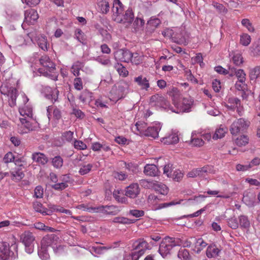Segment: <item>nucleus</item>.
I'll list each match as a JSON object with an SVG mask.
<instances>
[{
    "instance_id": "1",
    "label": "nucleus",
    "mask_w": 260,
    "mask_h": 260,
    "mask_svg": "<svg viewBox=\"0 0 260 260\" xmlns=\"http://www.w3.org/2000/svg\"><path fill=\"white\" fill-rule=\"evenodd\" d=\"M112 11L113 19L117 23H123L127 26L134 20V14L132 10L128 8L123 12V5L119 0L114 1Z\"/></svg>"
},
{
    "instance_id": "2",
    "label": "nucleus",
    "mask_w": 260,
    "mask_h": 260,
    "mask_svg": "<svg viewBox=\"0 0 260 260\" xmlns=\"http://www.w3.org/2000/svg\"><path fill=\"white\" fill-rule=\"evenodd\" d=\"M39 61L43 68H39L38 72L44 76L49 77L55 81L57 80V76L56 75H51L48 73L52 72L56 69L55 63L50 57L46 55H43L40 57Z\"/></svg>"
},
{
    "instance_id": "3",
    "label": "nucleus",
    "mask_w": 260,
    "mask_h": 260,
    "mask_svg": "<svg viewBox=\"0 0 260 260\" xmlns=\"http://www.w3.org/2000/svg\"><path fill=\"white\" fill-rule=\"evenodd\" d=\"M182 244V240L179 239L166 237L161 242L158 251L162 256H165L174 247L181 246Z\"/></svg>"
},
{
    "instance_id": "4",
    "label": "nucleus",
    "mask_w": 260,
    "mask_h": 260,
    "mask_svg": "<svg viewBox=\"0 0 260 260\" xmlns=\"http://www.w3.org/2000/svg\"><path fill=\"white\" fill-rule=\"evenodd\" d=\"M23 103L25 105L22 108H19V112L21 116L22 117L19 118V120L21 123V124L24 126V128L30 130V123L28 120L27 119L31 118L32 116V109L28 106L26 105V103L28 101V99L25 94L23 95Z\"/></svg>"
},
{
    "instance_id": "5",
    "label": "nucleus",
    "mask_w": 260,
    "mask_h": 260,
    "mask_svg": "<svg viewBox=\"0 0 260 260\" xmlns=\"http://www.w3.org/2000/svg\"><path fill=\"white\" fill-rule=\"evenodd\" d=\"M20 241L24 245L27 253L30 254L34 251L36 237L32 232L24 231L20 236Z\"/></svg>"
},
{
    "instance_id": "6",
    "label": "nucleus",
    "mask_w": 260,
    "mask_h": 260,
    "mask_svg": "<svg viewBox=\"0 0 260 260\" xmlns=\"http://www.w3.org/2000/svg\"><path fill=\"white\" fill-rule=\"evenodd\" d=\"M1 93L9 96L11 100V106L16 105V99L18 95L17 90L16 88L10 86L7 83L4 84L0 87Z\"/></svg>"
},
{
    "instance_id": "7",
    "label": "nucleus",
    "mask_w": 260,
    "mask_h": 260,
    "mask_svg": "<svg viewBox=\"0 0 260 260\" xmlns=\"http://www.w3.org/2000/svg\"><path fill=\"white\" fill-rule=\"evenodd\" d=\"M89 212H101L111 215H116L119 212V210L117 206L114 205L110 206H101L97 208H89L87 209Z\"/></svg>"
},
{
    "instance_id": "8",
    "label": "nucleus",
    "mask_w": 260,
    "mask_h": 260,
    "mask_svg": "<svg viewBox=\"0 0 260 260\" xmlns=\"http://www.w3.org/2000/svg\"><path fill=\"white\" fill-rule=\"evenodd\" d=\"M174 104L177 108V110H173V112L177 113L188 112L189 111L192 105V101L187 98H184L181 103L174 102Z\"/></svg>"
},
{
    "instance_id": "9",
    "label": "nucleus",
    "mask_w": 260,
    "mask_h": 260,
    "mask_svg": "<svg viewBox=\"0 0 260 260\" xmlns=\"http://www.w3.org/2000/svg\"><path fill=\"white\" fill-rule=\"evenodd\" d=\"M212 170V167L206 166L202 168H199L192 170L187 173V176L190 178H194L197 176L204 177L207 173H211Z\"/></svg>"
},
{
    "instance_id": "10",
    "label": "nucleus",
    "mask_w": 260,
    "mask_h": 260,
    "mask_svg": "<svg viewBox=\"0 0 260 260\" xmlns=\"http://www.w3.org/2000/svg\"><path fill=\"white\" fill-rule=\"evenodd\" d=\"M250 125V122L244 118H240L235 120L231 126L230 130H246Z\"/></svg>"
},
{
    "instance_id": "11",
    "label": "nucleus",
    "mask_w": 260,
    "mask_h": 260,
    "mask_svg": "<svg viewBox=\"0 0 260 260\" xmlns=\"http://www.w3.org/2000/svg\"><path fill=\"white\" fill-rule=\"evenodd\" d=\"M58 238L54 234L47 235L41 240V247L42 249H47L48 247H55L56 242Z\"/></svg>"
},
{
    "instance_id": "12",
    "label": "nucleus",
    "mask_w": 260,
    "mask_h": 260,
    "mask_svg": "<svg viewBox=\"0 0 260 260\" xmlns=\"http://www.w3.org/2000/svg\"><path fill=\"white\" fill-rule=\"evenodd\" d=\"M132 57V52L128 50H119L115 53L116 60L122 62H129Z\"/></svg>"
},
{
    "instance_id": "13",
    "label": "nucleus",
    "mask_w": 260,
    "mask_h": 260,
    "mask_svg": "<svg viewBox=\"0 0 260 260\" xmlns=\"http://www.w3.org/2000/svg\"><path fill=\"white\" fill-rule=\"evenodd\" d=\"M125 191L126 197L134 199L140 193V189L138 183H132L125 188Z\"/></svg>"
},
{
    "instance_id": "14",
    "label": "nucleus",
    "mask_w": 260,
    "mask_h": 260,
    "mask_svg": "<svg viewBox=\"0 0 260 260\" xmlns=\"http://www.w3.org/2000/svg\"><path fill=\"white\" fill-rule=\"evenodd\" d=\"M39 15L36 10L30 9L24 13V21L28 24H34L38 19Z\"/></svg>"
},
{
    "instance_id": "15",
    "label": "nucleus",
    "mask_w": 260,
    "mask_h": 260,
    "mask_svg": "<svg viewBox=\"0 0 260 260\" xmlns=\"http://www.w3.org/2000/svg\"><path fill=\"white\" fill-rule=\"evenodd\" d=\"M150 100L152 103H154L155 105L160 107L165 108L169 104L168 101L165 98L158 94L152 95Z\"/></svg>"
},
{
    "instance_id": "16",
    "label": "nucleus",
    "mask_w": 260,
    "mask_h": 260,
    "mask_svg": "<svg viewBox=\"0 0 260 260\" xmlns=\"http://www.w3.org/2000/svg\"><path fill=\"white\" fill-rule=\"evenodd\" d=\"M79 99L83 104L90 105L93 100V93L88 90L85 89L80 93Z\"/></svg>"
},
{
    "instance_id": "17",
    "label": "nucleus",
    "mask_w": 260,
    "mask_h": 260,
    "mask_svg": "<svg viewBox=\"0 0 260 260\" xmlns=\"http://www.w3.org/2000/svg\"><path fill=\"white\" fill-rule=\"evenodd\" d=\"M125 92V87L123 85H119L117 87L112 88L111 93L113 94V100L117 101L118 100L121 99L124 96Z\"/></svg>"
},
{
    "instance_id": "18",
    "label": "nucleus",
    "mask_w": 260,
    "mask_h": 260,
    "mask_svg": "<svg viewBox=\"0 0 260 260\" xmlns=\"http://www.w3.org/2000/svg\"><path fill=\"white\" fill-rule=\"evenodd\" d=\"M134 82L137 83L141 89L147 91L150 87L149 80L142 75L135 77L134 78Z\"/></svg>"
},
{
    "instance_id": "19",
    "label": "nucleus",
    "mask_w": 260,
    "mask_h": 260,
    "mask_svg": "<svg viewBox=\"0 0 260 260\" xmlns=\"http://www.w3.org/2000/svg\"><path fill=\"white\" fill-rule=\"evenodd\" d=\"M160 141L165 144L171 145L177 143L179 141V138L177 134L171 133L166 137H161Z\"/></svg>"
},
{
    "instance_id": "20",
    "label": "nucleus",
    "mask_w": 260,
    "mask_h": 260,
    "mask_svg": "<svg viewBox=\"0 0 260 260\" xmlns=\"http://www.w3.org/2000/svg\"><path fill=\"white\" fill-rule=\"evenodd\" d=\"M160 23L161 21L159 19L151 18L147 23V31L149 33L153 32Z\"/></svg>"
},
{
    "instance_id": "21",
    "label": "nucleus",
    "mask_w": 260,
    "mask_h": 260,
    "mask_svg": "<svg viewBox=\"0 0 260 260\" xmlns=\"http://www.w3.org/2000/svg\"><path fill=\"white\" fill-rule=\"evenodd\" d=\"M158 169L156 165L147 164L144 168L143 172L146 176H156L158 174Z\"/></svg>"
},
{
    "instance_id": "22",
    "label": "nucleus",
    "mask_w": 260,
    "mask_h": 260,
    "mask_svg": "<svg viewBox=\"0 0 260 260\" xmlns=\"http://www.w3.org/2000/svg\"><path fill=\"white\" fill-rule=\"evenodd\" d=\"M135 250H144V253L147 249H150V247L149 243L144 239H139L134 243Z\"/></svg>"
},
{
    "instance_id": "23",
    "label": "nucleus",
    "mask_w": 260,
    "mask_h": 260,
    "mask_svg": "<svg viewBox=\"0 0 260 260\" xmlns=\"http://www.w3.org/2000/svg\"><path fill=\"white\" fill-rule=\"evenodd\" d=\"M32 159L34 161L42 165L46 164L48 161L47 157L44 153L41 152L34 153L32 154Z\"/></svg>"
},
{
    "instance_id": "24",
    "label": "nucleus",
    "mask_w": 260,
    "mask_h": 260,
    "mask_svg": "<svg viewBox=\"0 0 260 260\" xmlns=\"http://www.w3.org/2000/svg\"><path fill=\"white\" fill-rule=\"evenodd\" d=\"M240 101V100L236 97H229L228 99L227 103L225 104V106L228 109L234 111L238 104H239Z\"/></svg>"
},
{
    "instance_id": "25",
    "label": "nucleus",
    "mask_w": 260,
    "mask_h": 260,
    "mask_svg": "<svg viewBox=\"0 0 260 260\" xmlns=\"http://www.w3.org/2000/svg\"><path fill=\"white\" fill-rule=\"evenodd\" d=\"M220 250L215 245H210L206 250V255L208 258H214L218 256Z\"/></svg>"
},
{
    "instance_id": "26",
    "label": "nucleus",
    "mask_w": 260,
    "mask_h": 260,
    "mask_svg": "<svg viewBox=\"0 0 260 260\" xmlns=\"http://www.w3.org/2000/svg\"><path fill=\"white\" fill-rule=\"evenodd\" d=\"M12 179L15 181H20L24 176V174L20 167L15 168L11 171Z\"/></svg>"
},
{
    "instance_id": "27",
    "label": "nucleus",
    "mask_w": 260,
    "mask_h": 260,
    "mask_svg": "<svg viewBox=\"0 0 260 260\" xmlns=\"http://www.w3.org/2000/svg\"><path fill=\"white\" fill-rule=\"evenodd\" d=\"M0 253L4 254L6 258L14 254L10 249L9 244L3 241H0Z\"/></svg>"
},
{
    "instance_id": "28",
    "label": "nucleus",
    "mask_w": 260,
    "mask_h": 260,
    "mask_svg": "<svg viewBox=\"0 0 260 260\" xmlns=\"http://www.w3.org/2000/svg\"><path fill=\"white\" fill-rule=\"evenodd\" d=\"M47 115L49 119L50 118L51 114L52 112L54 117L56 119H59L61 117V112L59 109L53 106H48L47 109Z\"/></svg>"
},
{
    "instance_id": "29",
    "label": "nucleus",
    "mask_w": 260,
    "mask_h": 260,
    "mask_svg": "<svg viewBox=\"0 0 260 260\" xmlns=\"http://www.w3.org/2000/svg\"><path fill=\"white\" fill-rule=\"evenodd\" d=\"M251 55L257 57L260 56V38L255 41L250 47Z\"/></svg>"
},
{
    "instance_id": "30",
    "label": "nucleus",
    "mask_w": 260,
    "mask_h": 260,
    "mask_svg": "<svg viewBox=\"0 0 260 260\" xmlns=\"http://www.w3.org/2000/svg\"><path fill=\"white\" fill-rule=\"evenodd\" d=\"M239 225L242 229H248L250 227V223L248 217L244 215H241L238 217Z\"/></svg>"
},
{
    "instance_id": "31",
    "label": "nucleus",
    "mask_w": 260,
    "mask_h": 260,
    "mask_svg": "<svg viewBox=\"0 0 260 260\" xmlns=\"http://www.w3.org/2000/svg\"><path fill=\"white\" fill-rule=\"evenodd\" d=\"M153 189L161 194L166 195L168 192V188L164 184L155 182Z\"/></svg>"
},
{
    "instance_id": "32",
    "label": "nucleus",
    "mask_w": 260,
    "mask_h": 260,
    "mask_svg": "<svg viewBox=\"0 0 260 260\" xmlns=\"http://www.w3.org/2000/svg\"><path fill=\"white\" fill-rule=\"evenodd\" d=\"M82 67V62L80 61H76L71 67V72L75 76L78 77L80 75V70Z\"/></svg>"
},
{
    "instance_id": "33",
    "label": "nucleus",
    "mask_w": 260,
    "mask_h": 260,
    "mask_svg": "<svg viewBox=\"0 0 260 260\" xmlns=\"http://www.w3.org/2000/svg\"><path fill=\"white\" fill-rule=\"evenodd\" d=\"M248 142L249 138L245 135H241L235 139V143L239 146H245Z\"/></svg>"
},
{
    "instance_id": "34",
    "label": "nucleus",
    "mask_w": 260,
    "mask_h": 260,
    "mask_svg": "<svg viewBox=\"0 0 260 260\" xmlns=\"http://www.w3.org/2000/svg\"><path fill=\"white\" fill-rule=\"evenodd\" d=\"M38 44L39 46L43 50H48V42L47 38L44 35H40L38 37Z\"/></svg>"
},
{
    "instance_id": "35",
    "label": "nucleus",
    "mask_w": 260,
    "mask_h": 260,
    "mask_svg": "<svg viewBox=\"0 0 260 260\" xmlns=\"http://www.w3.org/2000/svg\"><path fill=\"white\" fill-rule=\"evenodd\" d=\"M34 227L36 229L49 232H54L55 229L45 225L43 223L38 222L34 223Z\"/></svg>"
},
{
    "instance_id": "36",
    "label": "nucleus",
    "mask_w": 260,
    "mask_h": 260,
    "mask_svg": "<svg viewBox=\"0 0 260 260\" xmlns=\"http://www.w3.org/2000/svg\"><path fill=\"white\" fill-rule=\"evenodd\" d=\"M190 143L192 146L195 147H201L205 144L204 141L202 138L197 137L194 134H192Z\"/></svg>"
},
{
    "instance_id": "37",
    "label": "nucleus",
    "mask_w": 260,
    "mask_h": 260,
    "mask_svg": "<svg viewBox=\"0 0 260 260\" xmlns=\"http://www.w3.org/2000/svg\"><path fill=\"white\" fill-rule=\"evenodd\" d=\"M74 38L82 44H84V42L86 41V37L84 33L81 29L79 28H77L75 30Z\"/></svg>"
},
{
    "instance_id": "38",
    "label": "nucleus",
    "mask_w": 260,
    "mask_h": 260,
    "mask_svg": "<svg viewBox=\"0 0 260 260\" xmlns=\"http://www.w3.org/2000/svg\"><path fill=\"white\" fill-rule=\"evenodd\" d=\"M139 134L142 137H147L152 138V139H156L158 137V131H138Z\"/></svg>"
},
{
    "instance_id": "39",
    "label": "nucleus",
    "mask_w": 260,
    "mask_h": 260,
    "mask_svg": "<svg viewBox=\"0 0 260 260\" xmlns=\"http://www.w3.org/2000/svg\"><path fill=\"white\" fill-rule=\"evenodd\" d=\"M249 77L251 80H254L260 77V66H257L250 70Z\"/></svg>"
},
{
    "instance_id": "40",
    "label": "nucleus",
    "mask_w": 260,
    "mask_h": 260,
    "mask_svg": "<svg viewBox=\"0 0 260 260\" xmlns=\"http://www.w3.org/2000/svg\"><path fill=\"white\" fill-rule=\"evenodd\" d=\"M114 67L120 76L125 77L128 75V71L122 64L117 63Z\"/></svg>"
},
{
    "instance_id": "41",
    "label": "nucleus",
    "mask_w": 260,
    "mask_h": 260,
    "mask_svg": "<svg viewBox=\"0 0 260 260\" xmlns=\"http://www.w3.org/2000/svg\"><path fill=\"white\" fill-rule=\"evenodd\" d=\"M52 165L56 169H59L63 165V159L60 156H56L52 159Z\"/></svg>"
},
{
    "instance_id": "42",
    "label": "nucleus",
    "mask_w": 260,
    "mask_h": 260,
    "mask_svg": "<svg viewBox=\"0 0 260 260\" xmlns=\"http://www.w3.org/2000/svg\"><path fill=\"white\" fill-rule=\"evenodd\" d=\"M251 37L247 34H242L240 36V43L244 46H248L251 42Z\"/></svg>"
},
{
    "instance_id": "43",
    "label": "nucleus",
    "mask_w": 260,
    "mask_h": 260,
    "mask_svg": "<svg viewBox=\"0 0 260 260\" xmlns=\"http://www.w3.org/2000/svg\"><path fill=\"white\" fill-rule=\"evenodd\" d=\"M101 12L103 14H107L110 10V5L107 1H102L99 3Z\"/></svg>"
},
{
    "instance_id": "44",
    "label": "nucleus",
    "mask_w": 260,
    "mask_h": 260,
    "mask_svg": "<svg viewBox=\"0 0 260 260\" xmlns=\"http://www.w3.org/2000/svg\"><path fill=\"white\" fill-rule=\"evenodd\" d=\"M232 62L237 66H240L243 62V57L240 53L234 54L232 57Z\"/></svg>"
},
{
    "instance_id": "45",
    "label": "nucleus",
    "mask_w": 260,
    "mask_h": 260,
    "mask_svg": "<svg viewBox=\"0 0 260 260\" xmlns=\"http://www.w3.org/2000/svg\"><path fill=\"white\" fill-rule=\"evenodd\" d=\"M72 111L71 114L74 115L77 118L82 119L84 117V113L79 109L77 108L76 106L72 105Z\"/></svg>"
},
{
    "instance_id": "46",
    "label": "nucleus",
    "mask_w": 260,
    "mask_h": 260,
    "mask_svg": "<svg viewBox=\"0 0 260 260\" xmlns=\"http://www.w3.org/2000/svg\"><path fill=\"white\" fill-rule=\"evenodd\" d=\"M142 61V57L137 53H132V57L129 62L136 65L139 64Z\"/></svg>"
},
{
    "instance_id": "47",
    "label": "nucleus",
    "mask_w": 260,
    "mask_h": 260,
    "mask_svg": "<svg viewBox=\"0 0 260 260\" xmlns=\"http://www.w3.org/2000/svg\"><path fill=\"white\" fill-rule=\"evenodd\" d=\"M182 201V200H180L179 201L174 200L169 203H161L159 204L158 207L157 208H156L155 209H162L168 207L169 206L180 204Z\"/></svg>"
},
{
    "instance_id": "48",
    "label": "nucleus",
    "mask_w": 260,
    "mask_h": 260,
    "mask_svg": "<svg viewBox=\"0 0 260 260\" xmlns=\"http://www.w3.org/2000/svg\"><path fill=\"white\" fill-rule=\"evenodd\" d=\"M227 222L229 226L232 229L236 230L239 227V221L235 217L230 218Z\"/></svg>"
},
{
    "instance_id": "49",
    "label": "nucleus",
    "mask_w": 260,
    "mask_h": 260,
    "mask_svg": "<svg viewBox=\"0 0 260 260\" xmlns=\"http://www.w3.org/2000/svg\"><path fill=\"white\" fill-rule=\"evenodd\" d=\"M155 182L153 181H150L147 179H142L140 180V185L145 188H153Z\"/></svg>"
},
{
    "instance_id": "50",
    "label": "nucleus",
    "mask_w": 260,
    "mask_h": 260,
    "mask_svg": "<svg viewBox=\"0 0 260 260\" xmlns=\"http://www.w3.org/2000/svg\"><path fill=\"white\" fill-rule=\"evenodd\" d=\"M178 256L183 260H188L189 259L190 255L187 250L181 249L178 252Z\"/></svg>"
},
{
    "instance_id": "51",
    "label": "nucleus",
    "mask_w": 260,
    "mask_h": 260,
    "mask_svg": "<svg viewBox=\"0 0 260 260\" xmlns=\"http://www.w3.org/2000/svg\"><path fill=\"white\" fill-rule=\"evenodd\" d=\"M34 209L38 212H40L43 214H47L46 209L43 207L42 204L39 202H35L33 204Z\"/></svg>"
},
{
    "instance_id": "52",
    "label": "nucleus",
    "mask_w": 260,
    "mask_h": 260,
    "mask_svg": "<svg viewBox=\"0 0 260 260\" xmlns=\"http://www.w3.org/2000/svg\"><path fill=\"white\" fill-rule=\"evenodd\" d=\"M58 94L59 91L56 88H55L51 90L50 93L47 94V97L53 102H55L57 101Z\"/></svg>"
},
{
    "instance_id": "53",
    "label": "nucleus",
    "mask_w": 260,
    "mask_h": 260,
    "mask_svg": "<svg viewBox=\"0 0 260 260\" xmlns=\"http://www.w3.org/2000/svg\"><path fill=\"white\" fill-rule=\"evenodd\" d=\"M92 167V165L90 164L83 165L80 168L79 173L81 175H85L91 170Z\"/></svg>"
},
{
    "instance_id": "54",
    "label": "nucleus",
    "mask_w": 260,
    "mask_h": 260,
    "mask_svg": "<svg viewBox=\"0 0 260 260\" xmlns=\"http://www.w3.org/2000/svg\"><path fill=\"white\" fill-rule=\"evenodd\" d=\"M113 222L114 223L124 224H129L131 223L130 219L123 217H116L113 219Z\"/></svg>"
},
{
    "instance_id": "55",
    "label": "nucleus",
    "mask_w": 260,
    "mask_h": 260,
    "mask_svg": "<svg viewBox=\"0 0 260 260\" xmlns=\"http://www.w3.org/2000/svg\"><path fill=\"white\" fill-rule=\"evenodd\" d=\"M241 23L243 26L246 27L248 30L250 32H253L254 28L253 27L252 23L250 22L248 19H243L241 21Z\"/></svg>"
},
{
    "instance_id": "56",
    "label": "nucleus",
    "mask_w": 260,
    "mask_h": 260,
    "mask_svg": "<svg viewBox=\"0 0 260 260\" xmlns=\"http://www.w3.org/2000/svg\"><path fill=\"white\" fill-rule=\"evenodd\" d=\"M74 88L77 90H81L83 89V82L80 77H76L73 82Z\"/></svg>"
},
{
    "instance_id": "57",
    "label": "nucleus",
    "mask_w": 260,
    "mask_h": 260,
    "mask_svg": "<svg viewBox=\"0 0 260 260\" xmlns=\"http://www.w3.org/2000/svg\"><path fill=\"white\" fill-rule=\"evenodd\" d=\"M208 245L207 243L202 238L198 239L196 243V246L198 247V251H201Z\"/></svg>"
},
{
    "instance_id": "58",
    "label": "nucleus",
    "mask_w": 260,
    "mask_h": 260,
    "mask_svg": "<svg viewBox=\"0 0 260 260\" xmlns=\"http://www.w3.org/2000/svg\"><path fill=\"white\" fill-rule=\"evenodd\" d=\"M145 23L144 20L140 18L137 17L134 21L133 25L136 30L137 29H139L142 27Z\"/></svg>"
},
{
    "instance_id": "59",
    "label": "nucleus",
    "mask_w": 260,
    "mask_h": 260,
    "mask_svg": "<svg viewBox=\"0 0 260 260\" xmlns=\"http://www.w3.org/2000/svg\"><path fill=\"white\" fill-rule=\"evenodd\" d=\"M173 170L172 165H166L164 167V174L169 177H172Z\"/></svg>"
},
{
    "instance_id": "60",
    "label": "nucleus",
    "mask_w": 260,
    "mask_h": 260,
    "mask_svg": "<svg viewBox=\"0 0 260 260\" xmlns=\"http://www.w3.org/2000/svg\"><path fill=\"white\" fill-rule=\"evenodd\" d=\"M14 159L15 156L14 154L11 152H9L7 153H6L4 156L3 160L5 163L8 164L9 162L14 161Z\"/></svg>"
},
{
    "instance_id": "61",
    "label": "nucleus",
    "mask_w": 260,
    "mask_h": 260,
    "mask_svg": "<svg viewBox=\"0 0 260 260\" xmlns=\"http://www.w3.org/2000/svg\"><path fill=\"white\" fill-rule=\"evenodd\" d=\"M68 186L67 182L56 183L52 186V187L55 190H61Z\"/></svg>"
},
{
    "instance_id": "62",
    "label": "nucleus",
    "mask_w": 260,
    "mask_h": 260,
    "mask_svg": "<svg viewBox=\"0 0 260 260\" xmlns=\"http://www.w3.org/2000/svg\"><path fill=\"white\" fill-rule=\"evenodd\" d=\"M158 200L157 197L153 194L149 195L147 199L148 203L151 205H156Z\"/></svg>"
},
{
    "instance_id": "63",
    "label": "nucleus",
    "mask_w": 260,
    "mask_h": 260,
    "mask_svg": "<svg viewBox=\"0 0 260 260\" xmlns=\"http://www.w3.org/2000/svg\"><path fill=\"white\" fill-rule=\"evenodd\" d=\"M38 254L40 257L43 260L47 259L49 257L47 249L44 248V249H42V247H41V249L39 250Z\"/></svg>"
},
{
    "instance_id": "64",
    "label": "nucleus",
    "mask_w": 260,
    "mask_h": 260,
    "mask_svg": "<svg viewBox=\"0 0 260 260\" xmlns=\"http://www.w3.org/2000/svg\"><path fill=\"white\" fill-rule=\"evenodd\" d=\"M144 254V250H138L132 252L131 256L133 260H138L142 255Z\"/></svg>"
}]
</instances>
